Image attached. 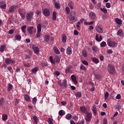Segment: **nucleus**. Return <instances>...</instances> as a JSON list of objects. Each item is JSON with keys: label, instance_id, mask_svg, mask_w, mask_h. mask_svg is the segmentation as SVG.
<instances>
[{"label": "nucleus", "instance_id": "20", "mask_svg": "<svg viewBox=\"0 0 124 124\" xmlns=\"http://www.w3.org/2000/svg\"><path fill=\"white\" fill-rule=\"evenodd\" d=\"M66 54L67 55H71L72 54V48L70 47H68L66 49Z\"/></svg>", "mask_w": 124, "mask_h": 124}, {"label": "nucleus", "instance_id": "37", "mask_svg": "<svg viewBox=\"0 0 124 124\" xmlns=\"http://www.w3.org/2000/svg\"><path fill=\"white\" fill-rule=\"evenodd\" d=\"M38 71V68L37 67H35L31 69L32 73H36Z\"/></svg>", "mask_w": 124, "mask_h": 124}, {"label": "nucleus", "instance_id": "49", "mask_svg": "<svg viewBox=\"0 0 124 124\" xmlns=\"http://www.w3.org/2000/svg\"><path fill=\"white\" fill-rule=\"evenodd\" d=\"M109 97V93L106 92L105 93V99H107Z\"/></svg>", "mask_w": 124, "mask_h": 124}, {"label": "nucleus", "instance_id": "63", "mask_svg": "<svg viewBox=\"0 0 124 124\" xmlns=\"http://www.w3.org/2000/svg\"><path fill=\"white\" fill-rule=\"evenodd\" d=\"M113 53V50L111 49H108L107 50V54H112Z\"/></svg>", "mask_w": 124, "mask_h": 124}, {"label": "nucleus", "instance_id": "53", "mask_svg": "<svg viewBox=\"0 0 124 124\" xmlns=\"http://www.w3.org/2000/svg\"><path fill=\"white\" fill-rule=\"evenodd\" d=\"M100 10H101V11H102V12H104V13H107V10H106V9H105L104 8H101Z\"/></svg>", "mask_w": 124, "mask_h": 124}, {"label": "nucleus", "instance_id": "16", "mask_svg": "<svg viewBox=\"0 0 124 124\" xmlns=\"http://www.w3.org/2000/svg\"><path fill=\"white\" fill-rule=\"evenodd\" d=\"M5 48H6V45H2L0 46V53H3L4 52V50H5Z\"/></svg>", "mask_w": 124, "mask_h": 124}, {"label": "nucleus", "instance_id": "59", "mask_svg": "<svg viewBox=\"0 0 124 124\" xmlns=\"http://www.w3.org/2000/svg\"><path fill=\"white\" fill-rule=\"evenodd\" d=\"M74 34L75 35H78V34H79V32H78V31L77 30H75L74 31Z\"/></svg>", "mask_w": 124, "mask_h": 124}, {"label": "nucleus", "instance_id": "48", "mask_svg": "<svg viewBox=\"0 0 124 124\" xmlns=\"http://www.w3.org/2000/svg\"><path fill=\"white\" fill-rule=\"evenodd\" d=\"M92 111L95 115H96V112H97V109H96V108L93 107L92 108Z\"/></svg>", "mask_w": 124, "mask_h": 124}, {"label": "nucleus", "instance_id": "24", "mask_svg": "<svg viewBox=\"0 0 124 124\" xmlns=\"http://www.w3.org/2000/svg\"><path fill=\"white\" fill-rule=\"evenodd\" d=\"M12 89H13V86L12 85V84L10 83L8 84V86H7L8 92H10L11 91H12Z\"/></svg>", "mask_w": 124, "mask_h": 124}, {"label": "nucleus", "instance_id": "64", "mask_svg": "<svg viewBox=\"0 0 124 124\" xmlns=\"http://www.w3.org/2000/svg\"><path fill=\"white\" fill-rule=\"evenodd\" d=\"M103 124H108L107 123V119H104L103 120Z\"/></svg>", "mask_w": 124, "mask_h": 124}, {"label": "nucleus", "instance_id": "50", "mask_svg": "<svg viewBox=\"0 0 124 124\" xmlns=\"http://www.w3.org/2000/svg\"><path fill=\"white\" fill-rule=\"evenodd\" d=\"M82 56L84 57V58H86L87 55V52L85 50L83 51L82 52Z\"/></svg>", "mask_w": 124, "mask_h": 124}, {"label": "nucleus", "instance_id": "34", "mask_svg": "<svg viewBox=\"0 0 124 124\" xmlns=\"http://www.w3.org/2000/svg\"><path fill=\"white\" fill-rule=\"evenodd\" d=\"M72 118V115H71L70 113H68L66 115V117H65V118L67 120H70V119H71Z\"/></svg>", "mask_w": 124, "mask_h": 124}, {"label": "nucleus", "instance_id": "9", "mask_svg": "<svg viewBox=\"0 0 124 124\" xmlns=\"http://www.w3.org/2000/svg\"><path fill=\"white\" fill-rule=\"evenodd\" d=\"M43 14L44 15V16H46V17L48 16H50V9L48 8H45L43 10Z\"/></svg>", "mask_w": 124, "mask_h": 124}, {"label": "nucleus", "instance_id": "8", "mask_svg": "<svg viewBox=\"0 0 124 124\" xmlns=\"http://www.w3.org/2000/svg\"><path fill=\"white\" fill-rule=\"evenodd\" d=\"M5 62L8 65L14 64V63L16 62V61L15 60H11V59L9 58H7L5 59Z\"/></svg>", "mask_w": 124, "mask_h": 124}, {"label": "nucleus", "instance_id": "1", "mask_svg": "<svg viewBox=\"0 0 124 124\" xmlns=\"http://www.w3.org/2000/svg\"><path fill=\"white\" fill-rule=\"evenodd\" d=\"M108 71L109 74H116L115 67L110 64H108Z\"/></svg>", "mask_w": 124, "mask_h": 124}, {"label": "nucleus", "instance_id": "17", "mask_svg": "<svg viewBox=\"0 0 124 124\" xmlns=\"http://www.w3.org/2000/svg\"><path fill=\"white\" fill-rule=\"evenodd\" d=\"M95 39L98 42H100L102 40V36H99L98 34H96Z\"/></svg>", "mask_w": 124, "mask_h": 124}, {"label": "nucleus", "instance_id": "38", "mask_svg": "<svg viewBox=\"0 0 124 124\" xmlns=\"http://www.w3.org/2000/svg\"><path fill=\"white\" fill-rule=\"evenodd\" d=\"M75 95L77 97H81V96H82V93L77 92L75 93Z\"/></svg>", "mask_w": 124, "mask_h": 124}, {"label": "nucleus", "instance_id": "51", "mask_svg": "<svg viewBox=\"0 0 124 124\" xmlns=\"http://www.w3.org/2000/svg\"><path fill=\"white\" fill-rule=\"evenodd\" d=\"M7 69L10 71V72H13V69H12V67L10 66H8Z\"/></svg>", "mask_w": 124, "mask_h": 124}, {"label": "nucleus", "instance_id": "32", "mask_svg": "<svg viewBox=\"0 0 124 124\" xmlns=\"http://www.w3.org/2000/svg\"><path fill=\"white\" fill-rule=\"evenodd\" d=\"M54 62H61V59L58 56L55 57L54 58Z\"/></svg>", "mask_w": 124, "mask_h": 124}, {"label": "nucleus", "instance_id": "36", "mask_svg": "<svg viewBox=\"0 0 124 124\" xmlns=\"http://www.w3.org/2000/svg\"><path fill=\"white\" fill-rule=\"evenodd\" d=\"M15 40H18V41H20V40H21V37L20 35H16L15 37Z\"/></svg>", "mask_w": 124, "mask_h": 124}, {"label": "nucleus", "instance_id": "60", "mask_svg": "<svg viewBox=\"0 0 124 124\" xmlns=\"http://www.w3.org/2000/svg\"><path fill=\"white\" fill-rule=\"evenodd\" d=\"M0 8H2L3 9H5L6 8V4H3L2 5L0 6Z\"/></svg>", "mask_w": 124, "mask_h": 124}, {"label": "nucleus", "instance_id": "45", "mask_svg": "<svg viewBox=\"0 0 124 124\" xmlns=\"http://www.w3.org/2000/svg\"><path fill=\"white\" fill-rule=\"evenodd\" d=\"M53 56H50V57H49V61H50V62L53 64H55V61H53Z\"/></svg>", "mask_w": 124, "mask_h": 124}, {"label": "nucleus", "instance_id": "33", "mask_svg": "<svg viewBox=\"0 0 124 124\" xmlns=\"http://www.w3.org/2000/svg\"><path fill=\"white\" fill-rule=\"evenodd\" d=\"M70 69H71V68L70 66H68L65 70V73H66V74H68V73H70Z\"/></svg>", "mask_w": 124, "mask_h": 124}, {"label": "nucleus", "instance_id": "30", "mask_svg": "<svg viewBox=\"0 0 124 124\" xmlns=\"http://www.w3.org/2000/svg\"><path fill=\"white\" fill-rule=\"evenodd\" d=\"M44 40L46 42L49 41L50 40V35L46 34L45 36Z\"/></svg>", "mask_w": 124, "mask_h": 124}, {"label": "nucleus", "instance_id": "46", "mask_svg": "<svg viewBox=\"0 0 124 124\" xmlns=\"http://www.w3.org/2000/svg\"><path fill=\"white\" fill-rule=\"evenodd\" d=\"M81 62L84 65H89V62H88L86 60H82Z\"/></svg>", "mask_w": 124, "mask_h": 124}, {"label": "nucleus", "instance_id": "21", "mask_svg": "<svg viewBox=\"0 0 124 124\" xmlns=\"http://www.w3.org/2000/svg\"><path fill=\"white\" fill-rule=\"evenodd\" d=\"M60 86H63V87H64V88H66V87H67V81H66V79H64L63 80V82L62 84H60Z\"/></svg>", "mask_w": 124, "mask_h": 124}, {"label": "nucleus", "instance_id": "44", "mask_svg": "<svg viewBox=\"0 0 124 124\" xmlns=\"http://www.w3.org/2000/svg\"><path fill=\"white\" fill-rule=\"evenodd\" d=\"M65 10L66 14L69 15L70 14V9L68 7H66Z\"/></svg>", "mask_w": 124, "mask_h": 124}, {"label": "nucleus", "instance_id": "2", "mask_svg": "<svg viewBox=\"0 0 124 124\" xmlns=\"http://www.w3.org/2000/svg\"><path fill=\"white\" fill-rule=\"evenodd\" d=\"M37 33L36 34L35 37L36 38H39L41 36V24H38L37 25Z\"/></svg>", "mask_w": 124, "mask_h": 124}, {"label": "nucleus", "instance_id": "4", "mask_svg": "<svg viewBox=\"0 0 124 124\" xmlns=\"http://www.w3.org/2000/svg\"><path fill=\"white\" fill-rule=\"evenodd\" d=\"M33 15H34L33 12H30L27 13L26 14V19L27 21H31V20L33 18Z\"/></svg>", "mask_w": 124, "mask_h": 124}, {"label": "nucleus", "instance_id": "28", "mask_svg": "<svg viewBox=\"0 0 124 124\" xmlns=\"http://www.w3.org/2000/svg\"><path fill=\"white\" fill-rule=\"evenodd\" d=\"M66 39H67L66 36L65 35V34H63L62 35V41L63 42V43H65V42H66Z\"/></svg>", "mask_w": 124, "mask_h": 124}, {"label": "nucleus", "instance_id": "6", "mask_svg": "<svg viewBox=\"0 0 124 124\" xmlns=\"http://www.w3.org/2000/svg\"><path fill=\"white\" fill-rule=\"evenodd\" d=\"M16 9H17V6L11 5L9 7L8 13H13V12H15V11H16Z\"/></svg>", "mask_w": 124, "mask_h": 124}, {"label": "nucleus", "instance_id": "55", "mask_svg": "<svg viewBox=\"0 0 124 124\" xmlns=\"http://www.w3.org/2000/svg\"><path fill=\"white\" fill-rule=\"evenodd\" d=\"M3 102H4V99L3 98H1V99H0V105H2V104H3Z\"/></svg>", "mask_w": 124, "mask_h": 124}, {"label": "nucleus", "instance_id": "23", "mask_svg": "<svg viewBox=\"0 0 124 124\" xmlns=\"http://www.w3.org/2000/svg\"><path fill=\"white\" fill-rule=\"evenodd\" d=\"M91 60L93 62H94V63L97 64L99 62V60L95 57L92 58Z\"/></svg>", "mask_w": 124, "mask_h": 124}, {"label": "nucleus", "instance_id": "14", "mask_svg": "<svg viewBox=\"0 0 124 124\" xmlns=\"http://www.w3.org/2000/svg\"><path fill=\"white\" fill-rule=\"evenodd\" d=\"M71 78L72 80V82H73L74 84L75 85H77V83H78V81L76 79V77H75V75H73L71 76Z\"/></svg>", "mask_w": 124, "mask_h": 124}, {"label": "nucleus", "instance_id": "52", "mask_svg": "<svg viewBox=\"0 0 124 124\" xmlns=\"http://www.w3.org/2000/svg\"><path fill=\"white\" fill-rule=\"evenodd\" d=\"M76 16H71L70 20H71V21H75L76 19Z\"/></svg>", "mask_w": 124, "mask_h": 124}, {"label": "nucleus", "instance_id": "29", "mask_svg": "<svg viewBox=\"0 0 124 124\" xmlns=\"http://www.w3.org/2000/svg\"><path fill=\"white\" fill-rule=\"evenodd\" d=\"M54 6L56 9H60L61 8V4L59 2H55Z\"/></svg>", "mask_w": 124, "mask_h": 124}, {"label": "nucleus", "instance_id": "56", "mask_svg": "<svg viewBox=\"0 0 124 124\" xmlns=\"http://www.w3.org/2000/svg\"><path fill=\"white\" fill-rule=\"evenodd\" d=\"M80 22H78V24H77V28L78 31H80Z\"/></svg>", "mask_w": 124, "mask_h": 124}, {"label": "nucleus", "instance_id": "41", "mask_svg": "<svg viewBox=\"0 0 124 124\" xmlns=\"http://www.w3.org/2000/svg\"><path fill=\"white\" fill-rule=\"evenodd\" d=\"M26 29H27L26 25L22 26L21 27V30L24 33L26 32Z\"/></svg>", "mask_w": 124, "mask_h": 124}, {"label": "nucleus", "instance_id": "15", "mask_svg": "<svg viewBox=\"0 0 124 124\" xmlns=\"http://www.w3.org/2000/svg\"><path fill=\"white\" fill-rule=\"evenodd\" d=\"M80 110L84 114H88V109L85 107H80Z\"/></svg>", "mask_w": 124, "mask_h": 124}, {"label": "nucleus", "instance_id": "18", "mask_svg": "<svg viewBox=\"0 0 124 124\" xmlns=\"http://www.w3.org/2000/svg\"><path fill=\"white\" fill-rule=\"evenodd\" d=\"M53 51L55 53V54H56L57 55H59L60 54V50H59V49H58V47H57L56 46H54L53 47Z\"/></svg>", "mask_w": 124, "mask_h": 124}, {"label": "nucleus", "instance_id": "3", "mask_svg": "<svg viewBox=\"0 0 124 124\" xmlns=\"http://www.w3.org/2000/svg\"><path fill=\"white\" fill-rule=\"evenodd\" d=\"M27 31L29 34H32V33H35L36 32V29H34L33 26H30L27 28Z\"/></svg>", "mask_w": 124, "mask_h": 124}, {"label": "nucleus", "instance_id": "12", "mask_svg": "<svg viewBox=\"0 0 124 124\" xmlns=\"http://www.w3.org/2000/svg\"><path fill=\"white\" fill-rule=\"evenodd\" d=\"M89 17H90L91 20H95L96 19V15L93 12H90L89 14Z\"/></svg>", "mask_w": 124, "mask_h": 124}, {"label": "nucleus", "instance_id": "19", "mask_svg": "<svg viewBox=\"0 0 124 124\" xmlns=\"http://www.w3.org/2000/svg\"><path fill=\"white\" fill-rule=\"evenodd\" d=\"M115 21L118 25H122V24H123V20L119 18H116Z\"/></svg>", "mask_w": 124, "mask_h": 124}, {"label": "nucleus", "instance_id": "54", "mask_svg": "<svg viewBox=\"0 0 124 124\" xmlns=\"http://www.w3.org/2000/svg\"><path fill=\"white\" fill-rule=\"evenodd\" d=\"M106 6L107 8H110V7H111V4L109 2H107L106 4Z\"/></svg>", "mask_w": 124, "mask_h": 124}, {"label": "nucleus", "instance_id": "10", "mask_svg": "<svg viewBox=\"0 0 124 124\" xmlns=\"http://www.w3.org/2000/svg\"><path fill=\"white\" fill-rule=\"evenodd\" d=\"M108 45L109 47H115L117 45V43L116 42L108 40Z\"/></svg>", "mask_w": 124, "mask_h": 124}, {"label": "nucleus", "instance_id": "13", "mask_svg": "<svg viewBox=\"0 0 124 124\" xmlns=\"http://www.w3.org/2000/svg\"><path fill=\"white\" fill-rule=\"evenodd\" d=\"M95 30L98 33H102V32H103V29L100 26H96L95 28Z\"/></svg>", "mask_w": 124, "mask_h": 124}, {"label": "nucleus", "instance_id": "47", "mask_svg": "<svg viewBox=\"0 0 124 124\" xmlns=\"http://www.w3.org/2000/svg\"><path fill=\"white\" fill-rule=\"evenodd\" d=\"M106 46V42L103 41L100 43V46L102 47H104Z\"/></svg>", "mask_w": 124, "mask_h": 124}, {"label": "nucleus", "instance_id": "43", "mask_svg": "<svg viewBox=\"0 0 124 124\" xmlns=\"http://www.w3.org/2000/svg\"><path fill=\"white\" fill-rule=\"evenodd\" d=\"M64 114H65V112H64V111H63L62 110H61L59 112V115L60 116H63L64 115Z\"/></svg>", "mask_w": 124, "mask_h": 124}, {"label": "nucleus", "instance_id": "27", "mask_svg": "<svg viewBox=\"0 0 124 124\" xmlns=\"http://www.w3.org/2000/svg\"><path fill=\"white\" fill-rule=\"evenodd\" d=\"M24 99L26 101H30L31 100V97H30V96L28 95V94H25L24 95Z\"/></svg>", "mask_w": 124, "mask_h": 124}, {"label": "nucleus", "instance_id": "39", "mask_svg": "<svg viewBox=\"0 0 124 124\" xmlns=\"http://www.w3.org/2000/svg\"><path fill=\"white\" fill-rule=\"evenodd\" d=\"M33 120L34 121V124H37V122L38 121V118H37V117L36 116H34L33 117Z\"/></svg>", "mask_w": 124, "mask_h": 124}, {"label": "nucleus", "instance_id": "61", "mask_svg": "<svg viewBox=\"0 0 124 124\" xmlns=\"http://www.w3.org/2000/svg\"><path fill=\"white\" fill-rule=\"evenodd\" d=\"M71 16H76V12L74 11L71 12Z\"/></svg>", "mask_w": 124, "mask_h": 124}, {"label": "nucleus", "instance_id": "22", "mask_svg": "<svg viewBox=\"0 0 124 124\" xmlns=\"http://www.w3.org/2000/svg\"><path fill=\"white\" fill-rule=\"evenodd\" d=\"M117 35L119 36H123L124 35V31L123 30L120 29L117 31Z\"/></svg>", "mask_w": 124, "mask_h": 124}, {"label": "nucleus", "instance_id": "5", "mask_svg": "<svg viewBox=\"0 0 124 124\" xmlns=\"http://www.w3.org/2000/svg\"><path fill=\"white\" fill-rule=\"evenodd\" d=\"M18 13L22 19H25L26 18V12L25 11V9H19L18 10Z\"/></svg>", "mask_w": 124, "mask_h": 124}, {"label": "nucleus", "instance_id": "7", "mask_svg": "<svg viewBox=\"0 0 124 124\" xmlns=\"http://www.w3.org/2000/svg\"><path fill=\"white\" fill-rule=\"evenodd\" d=\"M31 47L32 50H33L35 54H36V55H39V47L38 46L34 45H32L31 46Z\"/></svg>", "mask_w": 124, "mask_h": 124}, {"label": "nucleus", "instance_id": "31", "mask_svg": "<svg viewBox=\"0 0 124 124\" xmlns=\"http://www.w3.org/2000/svg\"><path fill=\"white\" fill-rule=\"evenodd\" d=\"M57 12L54 11L52 14L53 20H56L57 19Z\"/></svg>", "mask_w": 124, "mask_h": 124}, {"label": "nucleus", "instance_id": "40", "mask_svg": "<svg viewBox=\"0 0 124 124\" xmlns=\"http://www.w3.org/2000/svg\"><path fill=\"white\" fill-rule=\"evenodd\" d=\"M47 122L49 124H54L53 123V118H48L47 119Z\"/></svg>", "mask_w": 124, "mask_h": 124}, {"label": "nucleus", "instance_id": "58", "mask_svg": "<svg viewBox=\"0 0 124 124\" xmlns=\"http://www.w3.org/2000/svg\"><path fill=\"white\" fill-rule=\"evenodd\" d=\"M32 101L33 104L36 103V101H37V99H36V97H34L32 99Z\"/></svg>", "mask_w": 124, "mask_h": 124}, {"label": "nucleus", "instance_id": "25", "mask_svg": "<svg viewBox=\"0 0 124 124\" xmlns=\"http://www.w3.org/2000/svg\"><path fill=\"white\" fill-rule=\"evenodd\" d=\"M68 6H69L70 9H73V6H74V3H73L72 1H71L68 3Z\"/></svg>", "mask_w": 124, "mask_h": 124}, {"label": "nucleus", "instance_id": "26", "mask_svg": "<svg viewBox=\"0 0 124 124\" xmlns=\"http://www.w3.org/2000/svg\"><path fill=\"white\" fill-rule=\"evenodd\" d=\"M2 121L4 122V121H6V120L8 119V116L7 115V114H3L2 115Z\"/></svg>", "mask_w": 124, "mask_h": 124}, {"label": "nucleus", "instance_id": "11", "mask_svg": "<svg viewBox=\"0 0 124 124\" xmlns=\"http://www.w3.org/2000/svg\"><path fill=\"white\" fill-rule=\"evenodd\" d=\"M87 116L85 118V121L86 122H91L92 120V118L93 117V115L91 113H87Z\"/></svg>", "mask_w": 124, "mask_h": 124}, {"label": "nucleus", "instance_id": "57", "mask_svg": "<svg viewBox=\"0 0 124 124\" xmlns=\"http://www.w3.org/2000/svg\"><path fill=\"white\" fill-rule=\"evenodd\" d=\"M41 65L42 67H44V66H48V64L47 63H42Z\"/></svg>", "mask_w": 124, "mask_h": 124}, {"label": "nucleus", "instance_id": "42", "mask_svg": "<svg viewBox=\"0 0 124 124\" xmlns=\"http://www.w3.org/2000/svg\"><path fill=\"white\" fill-rule=\"evenodd\" d=\"M92 50L93 51V52H98V48L96 46H93L92 47Z\"/></svg>", "mask_w": 124, "mask_h": 124}, {"label": "nucleus", "instance_id": "35", "mask_svg": "<svg viewBox=\"0 0 124 124\" xmlns=\"http://www.w3.org/2000/svg\"><path fill=\"white\" fill-rule=\"evenodd\" d=\"M80 69L83 71H87V68L84 65L82 64L80 65Z\"/></svg>", "mask_w": 124, "mask_h": 124}, {"label": "nucleus", "instance_id": "62", "mask_svg": "<svg viewBox=\"0 0 124 124\" xmlns=\"http://www.w3.org/2000/svg\"><path fill=\"white\" fill-rule=\"evenodd\" d=\"M116 99H121V94H118L116 96Z\"/></svg>", "mask_w": 124, "mask_h": 124}]
</instances>
